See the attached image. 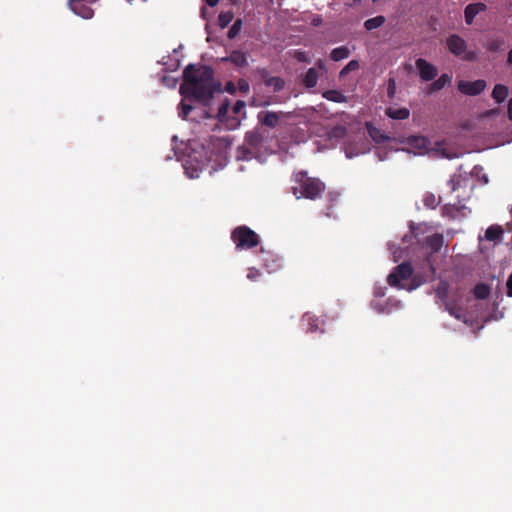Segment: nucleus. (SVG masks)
I'll use <instances>...</instances> for the list:
<instances>
[{"label":"nucleus","instance_id":"obj_22","mask_svg":"<svg viewBox=\"0 0 512 512\" xmlns=\"http://www.w3.org/2000/svg\"><path fill=\"white\" fill-rule=\"evenodd\" d=\"M350 55V50L346 46H340L331 51L330 57L333 61H340L348 58Z\"/></svg>","mask_w":512,"mask_h":512},{"label":"nucleus","instance_id":"obj_29","mask_svg":"<svg viewBox=\"0 0 512 512\" xmlns=\"http://www.w3.org/2000/svg\"><path fill=\"white\" fill-rule=\"evenodd\" d=\"M409 144L419 149H426L429 142L423 136H412L409 138Z\"/></svg>","mask_w":512,"mask_h":512},{"label":"nucleus","instance_id":"obj_31","mask_svg":"<svg viewBox=\"0 0 512 512\" xmlns=\"http://www.w3.org/2000/svg\"><path fill=\"white\" fill-rule=\"evenodd\" d=\"M359 69V62L357 60H351L340 72V76H344L349 72Z\"/></svg>","mask_w":512,"mask_h":512},{"label":"nucleus","instance_id":"obj_17","mask_svg":"<svg viewBox=\"0 0 512 512\" xmlns=\"http://www.w3.org/2000/svg\"><path fill=\"white\" fill-rule=\"evenodd\" d=\"M503 228L500 225H491L485 231V239L488 241H500L503 235Z\"/></svg>","mask_w":512,"mask_h":512},{"label":"nucleus","instance_id":"obj_9","mask_svg":"<svg viewBox=\"0 0 512 512\" xmlns=\"http://www.w3.org/2000/svg\"><path fill=\"white\" fill-rule=\"evenodd\" d=\"M487 6L484 3H472L466 6L464 15H465V21L467 24L473 23L475 17L481 13L486 11Z\"/></svg>","mask_w":512,"mask_h":512},{"label":"nucleus","instance_id":"obj_25","mask_svg":"<svg viewBox=\"0 0 512 512\" xmlns=\"http://www.w3.org/2000/svg\"><path fill=\"white\" fill-rule=\"evenodd\" d=\"M266 86L272 87L274 92H280L285 87V81L281 77L273 76L266 80Z\"/></svg>","mask_w":512,"mask_h":512},{"label":"nucleus","instance_id":"obj_49","mask_svg":"<svg viewBox=\"0 0 512 512\" xmlns=\"http://www.w3.org/2000/svg\"><path fill=\"white\" fill-rule=\"evenodd\" d=\"M232 120L235 122L233 125L238 126L240 124V120L237 118H232Z\"/></svg>","mask_w":512,"mask_h":512},{"label":"nucleus","instance_id":"obj_19","mask_svg":"<svg viewBox=\"0 0 512 512\" xmlns=\"http://www.w3.org/2000/svg\"><path fill=\"white\" fill-rule=\"evenodd\" d=\"M226 60L232 62L238 67L247 65V56L244 52L241 51H233Z\"/></svg>","mask_w":512,"mask_h":512},{"label":"nucleus","instance_id":"obj_2","mask_svg":"<svg viewBox=\"0 0 512 512\" xmlns=\"http://www.w3.org/2000/svg\"><path fill=\"white\" fill-rule=\"evenodd\" d=\"M293 181L292 192L297 199L315 200L325 191V184L320 179L309 177L304 171L297 172Z\"/></svg>","mask_w":512,"mask_h":512},{"label":"nucleus","instance_id":"obj_28","mask_svg":"<svg viewBox=\"0 0 512 512\" xmlns=\"http://www.w3.org/2000/svg\"><path fill=\"white\" fill-rule=\"evenodd\" d=\"M423 204L430 209H435L440 204V197H436L433 193L424 195Z\"/></svg>","mask_w":512,"mask_h":512},{"label":"nucleus","instance_id":"obj_30","mask_svg":"<svg viewBox=\"0 0 512 512\" xmlns=\"http://www.w3.org/2000/svg\"><path fill=\"white\" fill-rule=\"evenodd\" d=\"M385 22V18L383 16H376L374 18L368 19L364 26L367 30H374L379 28Z\"/></svg>","mask_w":512,"mask_h":512},{"label":"nucleus","instance_id":"obj_42","mask_svg":"<svg viewBox=\"0 0 512 512\" xmlns=\"http://www.w3.org/2000/svg\"><path fill=\"white\" fill-rule=\"evenodd\" d=\"M507 295L509 297H512V273L510 274V276L508 277V280H507Z\"/></svg>","mask_w":512,"mask_h":512},{"label":"nucleus","instance_id":"obj_47","mask_svg":"<svg viewBox=\"0 0 512 512\" xmlns=\"http://www.w3.org/2000/svg\"><path fill=\"white\" fill-rule=\"evenodd\" d=\"M507 63L509 65H512V49L509 51L508 53V57H507Z\"/></svg>","mask_w":512,"mask_h":512},{"label":"nucleus","instance_id":"obj_20","mask_svg":"<svg viewBox=\"0 0 512 512\" xmlns=\"http://www.w3.org/2000/svg\"><path fill=\"white\" fill-rule=\"evenodd\" d=\"M473 293L475 298L485 300L490 296L491 288L487 284L479 283L474 287Z\"/></svg>","mask_w":512,"mask_h":512},{"label":"nucleus","instance_id":"obj_3","mask_svg":"<svg viewBox=\"0 0 512 512\" xmlns=\"http://www.w3.org/2000/svg\"><path fill=\"white\" fill-rule=\"evenodd\" d=\"M412 273L413 268L410 263H401L388 275L387 282L391 287L412 291L421 285V282L416 278H413L408 286L401 283V281L408 280L412 276Z\"/></svg>","mask_w":512,"mask_h":512},{"label":"nucleus","instance_id":"obj_14","mask_svg":"<svg viewBox=\"0 0 512 512\" xmlns=\"http://www.w3.org/2000/svg\"><path fill=\"white\" fill-rule=\"evenodd\" d=\"M443 243L444 237L442 234H433L426 238V245L433 253L439 252Z\"/></svg>","mask_w":512,"mask_h":512},{"label":"nucleus","instance_id":"obj_33","mask_svg":"<svg viewBox=\"0 0 512 512\" xmlns=\"http://www.w3.org/2000/svg\"><path fill=\"white\" fill-rule=\"evenodd\" d=\"M193 107L189 104L184 103L183 101L180 103L179 117L182 119H187L188 115L192 111Z\"/></svg>","mask_w":512,"mask_h":512},{"label":"nucleus","instance_id":"obj_13","mask_svg":"<svg viewBox=\"0 0 512 512\" xmlns=\"http://www.w3.org/2000/svg\"><path fill=\"white\" fill-rule=\"evenodd\" d=\"M385 114L391 119L405 120V119L409 118L410 110L405 107H402V108L388 107L385 110Z\"/></svg>","mask_w":512,"mask_h":512},{"label":"nucleus","instance_id":"obj_10","mask_svg":"<svg viewBox=\"0 0 512 512\" xmlns=\"http://www.w3.org/2000/svg\"><path fill=\"white\" fill-rule=\"evenodd\" d=\"M263 141L264 135L258 128H255L252 131L247 132L245 135V142L253 148L260 147Z\"/></svg>","mask_w":512,"mask_h":512},{"label":"nucleus","instance_id":"obj_35","mask_svg":"<svg viewBox=\"0 0 512 512\" xmlns=\"http://www.w3.org/2000/svg\"><path fill=\"white\" fill-rule=\"evenodd\" d=\"M395 94H396V81L394 78H390L388 80V85H387V96L389 99H393L395 97Z\"/></svg>","mask_w":512,"mask_h":512},{"label":"nucleus","instance_id":"obj_18","mask_svg":"<svg viewBox=\"0 0 512 512\" xmlns=\"http://www.w3.org/2000/svg\"><path fill=\"white\" fill-rule=\"evenodd\" d=\"M508 87L502 84H496L492 90V97L497 103H502L508 96Z\"/></svg>","mask_w":512,"mask_h":512},{"label":"nucleus","instance_id":"obj_27","mask_svg":"<svg viewBox=\"0 0 512 512\" xmlns=\"http://www.w3.org/2000/svg\"><path fill=\"white\" fill-rule=\"evenodd\" d=\"M436 296L441 301H446L449 294V284L446 281H440L438 284L436 290H435Z\"/></svg>","mask_w":512,"mask_h":512},{"label":"nucleus","instance_id":"obj_24","mask_svg":"<svg viewBox=\"0 0 512 512\" xmlns=\"http://www.w3.org/2000/svg\"><path fill=\"white\" fill-rule=\"evenodd\" d=\"M229 109H230V103L229 101L226 99L225 101H223L221 103V105L219 106L218 108V112H217V119L220 121V122H225L227 123L229 121Z\"/></svg>","mask_w":512,"mask_h":512},{"label":"nucleus","instance_id":"obj_50","mask_svg":"<svg viewBox=\"0 0 512 512\" xmlns=\"http://www.w3.org/2000/svg\"><path fill=\"white\" fill-rule=\"evenodd\" d=\"M227 35L230 39H234L238 34L231 33V34H227Z\"/></svg>","mask_w":512,"mask_h":512},{"label":"nucleus","instance_id":"obj_16","mask_svg":"<svg viewBox=\"0 0 512 512\" xmlns=\"http://www.w3.org/2000/svg\"><path fill=\"white\" fill-rule=\"evenodd\" d=\"M451 76L444 73L437 80L431 83L428 87V93H434L443 89L446 85L450 84Z\"/></svg>","mask_w":512,"mask_h":512},{"label":"nucleus","instance_id":"obj_26","mask_svg":"<svg viewBox=\"0 0 512 512\" xmlns=\"http://www.w3.org/2000/svg\"><path fill=\"white\" fill-rule=\"evenodd\" d=\"M234 14L231 11L221 12L218 16V24L220 29H225L233 20Z\"/></svg>","mask_w":512,"mask_h":512},{"label":"nucleus","instance_id":"obj_43","mask_svg":"<svg viewBox=\"0 0 512 512\" xmlns=\"http://www.w3.org/2000/svg\"><path fill=\"white\" fill-rule=\"evenodd\" d=\"M322 23V18L319 15H314L311 19V24L314 26H319Z\"/></svg>","mask_w":512,"mask_h":512},{"label":"nucleus","instance_id":"obj_12","mask_svg":"<svg viewBox=\"0 0 512 512\" xmlns=\"http://www.w3.org/2000/svg\"><path fill=\"white\" fill-rule=\"evenodd\" d=\"M71 8L77 15L81 16L82 18L89 19L93 16V10L79 0H72Z\"/></svg>","mask_w":512,"mask_h":512},{"label":"nucleus","instance_id":"obj_1","mask_svg":"<svg viewBox=\"0 0 512 512\" xmlns=\"http://www.w3.org/2000/svg\"><path fill=\"white\" fill-rule=\"evenodd\" d=\"M221 91V84L214 79V71L206 65L189 64L183 71L180 93L207 104L214 93Z\"/></svg>","mask_w":512,"mask_h":512},{"label":"nucleus","instance_id":"obj_45","mask_svg":"<svg viewBox=\"0 0 512 512\" xmlns=\"http://www.w3.org/2000/svg\"><path fill=\"white\" fill-rule=\"evenodd\" d=\"M204 1L208 6L214 7L219 3L220 0H204Z\"/></svg>","mask_w":512,"mask_h":512},{"label":"nucleus","instance_id":"obj_34","mask_svg":"<svg viewBox=\"0 0 512 512\" xmlns=\"http://www.w3.org/2000/svg\"><path fill=\"white\" fill-rule=\"evenodd\" d=\"M462 181L463 180L460 175H453L451 179L448 181V185L450 186L451 191L455 192L459 188Z\"/></svg>","mask_w":512,"mask_h":512},{"label":"nucleus","instance_id":"obj_15","mask_svg":"<svg viewBox=\"0 0 512 512\" xmlns=\"http://www.w3.org/2000/svg\"><path fill=\"white\" fill-rule=\"evenodd\" d=\"M276 98L273 96H253L249 101V105L255 108L267 107L272 103H275Z\"/></svg>","mask_w":512,"mask_h":512},{"label":"nucleus","instance_id":"obj_32","mask_svg":"<svg viewBox=\"0 0 512 512\" xmlns=\"http://www.w3.org/2000/svg\"><path fill=\"white\" fill-rule=\"evenodd\" d=\"M503 45V41L502 40H499V39H493V40H489L486 44V47L488 50L492 51V52H497L501 49Z\"/></svg>","mask_w":512,"mask_h":512},{"label":"nucleus","instance_id":"obj_5","mask_svg":"<svg viewBox=\"0 0 512 512\" xmlns=\"http://www.w3.org/2000/svg\"><path fill=\"white\" fill-rule=\"evenodd\" d=\"M486 88V81L478 79L475 81H464L458 82V90L465 95L477 96L481 94Z\"/></svg>","mask_w":512,"mask_h":512},{"label":"nucleus","instance_id":"obj_8","mask_svg":"<svg viewBox=\"0 0 512 512\" xmlns=\"http://www.w3.org/2000/svg\"><path fill=\"white\" fill-rule=\"evenodd\" d=\"M447 46L455 55H461L466 50V42L458 34L450 35L447 39Z\"/></svg>","mask_w":512,"mask_h":512},{"label":"nucleus","instance_id":"obj_23","mask_svg":"<svg viewBox=\"0 0 512 512\" xmlns=\"http://www.w3.org/2000/svg\"><path fill=\"white\" fill-rule=\"evenodd\" d=\"M323 97L329 101L336 103L346 102V96L338 90H327L323 93Z\"/></svg>","mask_w":512,"mask_h":512},{"label":"nucleus","instance_id":"obj_7","mask_svg":"<svg viewBox=\"0 0 512 512\" xmlns=\"http://www.w3.org/2000/svg\"><path fill=\"white\" fill-rule=\"evenodd\" d=\"M416 68L419 71L421 79L424 81L433 80L437 76V69L435 66L427 62L425 59L419 58L416 60Z\"/></svg>","mask_w":512,"mask_h":512},{"label":"nucleus","instance_id":"obj_46","mask_svg":"<svg viewBox=\"0 0 512 512\" xmlns=\"http://www.w3.org/2000/svg\"><path fill=\"white\" fill-rule=\"evenodd\" d=\"M508 117L512 120V98L508 101Z\"/></svg>","mask_w":512,"mask_h":512},{"label":"nucleus","instance_id":"obj_4","mask_svg":"<svg viewBox=\"0 0 512 512\" xmlns=\"http://www.w3.org/2000/svg\"><path fill=\"white\" fill-rule=\"evenodd\" d=\"M231 239L237 250H246L259 244V236L251 228L245 225L236 227L231 233Z\"/></svg>","mask_w":512,"mask_h":512},{"label":"nucleus","instance_id":"obj_38","mask_svg":"<svg viewBox=\"0 0 512 512\" xmlns=\"http://www.w3.org/2000/svg\"><path fill=\"white\" fill-rule=\"evenodd\" d=\"M260 276H261V273H260L259 270L255 269V268H249L248 269L247 278L250 281H256V280H258V278Z\"/></svg>","mask_w":512,"mask_h":512},{"label":"nucleus","instance_id":"obj_41","mask_svg":"<svg viewBox=\"0 0 512 512\" xmlns=\"http://www.w3.org/2000/svg\"><path fill=\"white\" fill-rule=\"evenodd\" d=\"M259 75L263 82L266 84V80L269 79L271 76H269V72L267 69H261L259 70Z\"/></svg>","mask_w":512,"mask_h":512},{"label":"nucleus","instance_id":"obj_39","mask_svg":"<svg viewBox=\"0 0 512 512\" xmlns=\"http://www.w3.org/2000/svg\"><path fill=\"white\" fill-rule=\"evenodd\" d=\"M241 27H242V21L241 19H237L234 24L232 25L231 29L229 30V32H240L241 30Z\"/></svg>","mask_w":512,"mask_h":512},{"label":"nucleus","instance_id":"obj_36","mask_svg":"<svg viewBox=\"0 0 512 512\" xmlns=\"http://www.w3.org/2000/svg\"><path fill=\"white\" fill-rule=\"evenodd\" d=\"M236 87L242 93H248L250 90V85L248 81L242 78L238 80Z\"/></svg>","mask_w":512,"mask_h":512},{"label":"nucleus","instance_id":"obj_40","mask_svg":"<svg viewBox=\"0 0 512 512\" xmlns=\"http://www.w3.org/2000/svg\"><path fill=\"white\" fill-rule=\"evenodd\" d=\"M237 90V87L235 86V84L232 82V81H229L226 83L225 85V91L230 93V94H234Z\"/></svg>","mask_w":512,"mask_h":512},{"label":"nucleus","instance_id":"obj_6","mask_svg":"<svg viewBox=\"0 0 512 512\" xmlns=\"http://www.w3.org/2000/svg\"><path fill=\"white\" fill-rule=\"evenodd\" d=\"M282 116L283 112L281 111L275 112L263 110L257 114V120L258 123L261 124L262 126L274 129L279 125Z\"/></svg>","mask_w":512,"mask_h":512},{"label":"nucleus","instance_id":"obj_48","mask_svg":"<svg viewBox=\"0 0 512 512\" xmlns=\"http://www.w3.org/2000/svg\"><path fill=\"white\" fill-rule=\"evenodd\" d=\"M448 310L451 315L455 316L458 319L460 318V316L457 314V312L454 311L453 308H449Z\"/></svg>","mask_w":512,"mask_h":512},{"label":"nucleus","instance_id":"obj_37","mask_svg":"<svg viewBox=\"0 0 512 512\" xmlns=\"http://www.w3.org/2000/svg\"><path fill=\"white\" fill-rule=\"evenodd\" d=\"M245 106H246V103L244 101L238 100V101H236V103L232 107V112L235 115H238V114L242 113V111L245 108Z\"/></svg>","mask_w":512,"mask_h":512},{"label":"nucleus","instance_id":"obj_11","mask_svg":"<svg viewBox=\"0 0 512 512\" xmlns=\"http://www.w3.org/2000/svg\"><path fill=\"white\" fill-rule=\"evenodd\" d=\"M302 321H303V323L307 324L309 332H316V331L323 332V330L320 328V326L323 324V321H321L314 314L309 313V312L305 313L302 317Z\"/></svg>","mask_w":512,"mask_h":512},{"label":"nucleus","instance_id":"obj_21","mask_svg":"<svg viewBox=\"0 0 512 512\" xmlns=\"http://www.w3.org/2000/svg\"><path fill=\"white\" fill-rule=\"evenodd\" d=\"M318 81V71L315 68H310L306 72L303 83L307 88H313L316 86Z\"/></svg>","mask_w":512,"mask_h":512},{"label":"nucleus","instance_id":"obj_44","mask_svg":"<svg viewBox=\"0 0 512 512\" xmlns=\"http://www.w3.org/2000/svg\"><path fill=\"white\" fill-rule=\"evenodd\" d=\"M295 57L299 60V61H305L306 60V55L304 52H300V51H297L295 53Z\"/></svg>","mask_w":512,"mask_h":512}]
</instances>
